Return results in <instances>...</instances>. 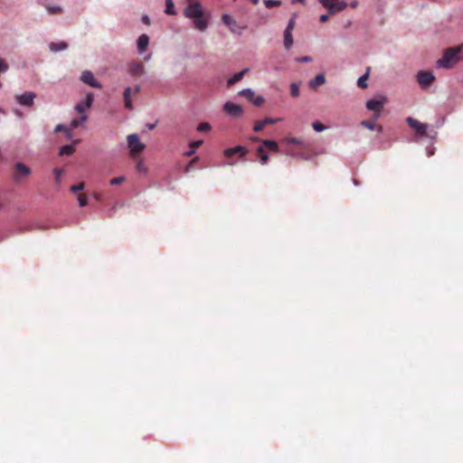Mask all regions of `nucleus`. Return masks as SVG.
Segmentation results:
<instances>
[{
  "instance_id": "f257e3e1",
  "label": "nucleus",
  "mask_w": 463,
  "mask_h": 463,
  "mask_svg": "<svg viewBox=\"0 0 463 463\" xmlns=\"http://www.w3.org/2000/svg\"><path fill=\"white\" fill-rule=\"evenodd\" d=\"M462 59L463 44H460L457 47H450L446 49L442 57L438 60L437 66L439 68L451 69Z\"/></svg>"
},
{
  "instance_id": "f03ea898",
  "label": "nucleus",
  "mask_w": 463,
  "mask_h": 463,
  "mask_svg": "<svg viewBox=\"0 0 463 463\" xmlns=\"http://www.w3.org/2000/svg\"><path fill=\"white\" fill-rule=\"evenodd\" d=\"M252 141H255V142H261V146H260L257 149H256V154L259 157V162L261 164V165H267L268 164V161H269V156H268V153H267V149L270 152H273V153H278L279 150V145L277 142L273 141V140H269V139H260L259 137H252L251 138Z\"/></svg>"
},
{
  "instance_id": "7ed1b4c3",
  "label": "nucleus",
  "mask_w": 463,
  "mask_h": 463,
  "mask_svg": "<svg viewBox=\"0 0 463 463\" xmlns=\"http://www.w3.org/2000/svg\"><path fill=\"white\" fill-rule=\"evenodd\" d=\"M32 174V170L29 166L24 163L18 162L14 165V172L12 175V180L15 184L22 183Z\"/></svg>"
},
{
  "instance_id": "20e7f679",
  "label": "nucleus",
  "mask_w": 463,
  "mask_h": 463,
  "mask_svg": "<svg viewBox=\"0 0 463 463\" xmlns=\"http://www.w3.org/2000/svg\"><path fill=\"white\" fill-rule=\"evenodd\" d=\"M318 2L326 7L330 14L345 10L347 4L341 0H318Z\"/></svg>"
},
{
  "instance_id": "39448f33",
  "label": "nucleus",
  "mask_w": 463,
  "mask_h": 463,
  "mask_svg": "<svg viewBox=\"0 0 463 463\" xmlns=\"http://www.w3.org/2000/svg\"><path fill=\"white\" fill-rule=\"evenodd\" d=\"M128 144L132 156H136L145 148V145L140 142L137 134H131L128 136Z\"/></svg>"
},
{
  "instance_id": "423d86ee",
  "label": "nucleus",
  "mask_w": 463,
  "mask_h": 463,
  "mask_svg": "<svg viewBox=\"0 0 463 463\" xmlns=\"http://www.w3.org/2000/svg\"><path fill=\"white\" fill-rule=\"evenodd\" d=\"M184 14L185 17L193 19L194 17L203 16V11L200 3L190 1L184 11Z\"/></svg>"
},
{
  "instance_id": "0eeeda50",
  "label": "nucleus",
  "mask_w": 463,
  "mask_h": 463,
  "mask_svg": "<svg viewBox=\"0 0 463 463\" xmlns=\"http://www.w3.org/2000/svg\"><path fill=\"white\" fill-rule=\"evenodd\" d=\"M385 102V98H381V99H369L366 102V108L369 110L374 112L373 118L377 120L380 118V114L383 109V105Z\"/></svg>"
},
{
  "instance_id": "6e6552de",
  "label": "nucleus",
  "mask_w": 463,
  "mask_h": 463,
  "mask_svg": "<svg viewBox=\"0 0 463 463\" xmlns=\"http://www.w3.org/2000/svg\"><path fill=\"white\" fill-rule=\"evenodd\" d=\"M417 80L421 89H427L435 80V76L430 71H420L417 74Z\"/></svg>"
},
{
  "instance_id": "1a4fd4ad",
  "label": "nucleus",
  "mask_w": 463,
  "mask_h": 463,
  "mask_svg": "<svg viewBox=\"0 0 463 463\" xmlns=\"http://www.w3.org/2000/svg\"><path fill=\"white\" fill-rule=\"evenodd\" d=\"M406 122L413 128L416 134L420 137H425L427 135L428 125L423 124L413 118H407Z\"/></svg>"
},
{
  "instance_id": "9d476101",
  "label": "nucleus",
  "mask_w": 463,
  "mask_h": 463,
  "mask_svg": "<svg viewBox=\"0 0 463 463\" xmlns=\"http://www.w3.org/2000/svg\"><path fill=\"white\" fill-rule=\"evenodd\" d=\"M223 111L231 117L240 118L243 113V109L238 104L227 101L223 105Z\"/></svg>"
},
{
  "instance_id": "9b49d317",
  "label": "nucleus",
  "mask_w": 463,
  "mask_h": 463,
  "mask_svg": "<svg viewBox=\"0 0 463 463\" xmlns=\"http://www.w3.org/2000/svg\"><path fill=\"white\" fill-rule=\"evenodd\" d=\"M140 91V86L139 85H137L134 87V89H132L131 87H128L125 89L124 90V93H123V98H124V103H125V107L128 109H133V105H132V101H131V95H137L138 94Z\"/></svg>"
},
{
  "instance_id": "f8f14e48",
  "label": "nucleus",
  "mask_w": 463,
  "mask_h": 463,
  "mask_svg": "<svg viewBox=\"0 0 463 463\" xmlns=\"http://www.w3.org/2000/svg\"><path fill=\"white\" fill-rule=\"evenodd\" d=\"M35 97V93L27 91L21 95H16L15 99L22 106L31 107L33 105V100Z\"/></svg>"
},
{
  "instance_id": "ddd939ff",
  "label": "nucleus",
  "mask_w": 463,
  "mask_h": 463,
  "mask_svg": "<svg viewBox=\"0 0 463 463\" xmlns=\"http://www.w3.org/2000/svg\"><path fill=\"white\" fill-rule=\"evenodd\" d=\"M94 96L92 93H88L85 99L81 100L75 106V109L78 113L85 115V111L90 109L93 103Z\"/></svg>"
},
{
  "instance_id": "4468645a",
  "label": "nucleus",
  "mask_w": 463,
  "mask_h": 463,
  "mask_svg": "<svg viewBox=\"0 0 463 463\" xmlns=\"http://www.w3.org/2000/svg\"><path fill=\"white\" fill-rule=\"evenodd\" d=\"M81 81L92 88L101 89V84L95 79L93 73L90 71H84L80 76Z\"/></svg>"
},
{
  "instance_id": "2eb2a0df",
  "label": "nucleus",
  "mask_w": 463,
  "mask_h": 463,
  "mask_svg": "<svg viewBox=\"0 0 463 463\" xmlns=\"http://www.w3.org/2000/svg\"><path fill=\"white\" fill-rule=\"evenodd\" d=\"M222 21L224 24L230 26V30L232 33H238V30H243L245 27H242V26H239L236 23V21L230 15V14H222Z\"/></svg>"
},
{
  "instance_id": "dca6fc26",
  "label": "nucleus",
  "mask_w": 463,
  "mask_h": 463,
  "mask_svg": "<svg viewBox=\"0 0 463 463\" xmlns=\"http://www.w3.org/2000/svg\"><path fill=\"white\" fill-rule=\"evenodd\" d=\"M282 119L280 118H265L263 120L256 121L253 127V130L255 132L261 131L267 125L276 124Z\"/></svg>"
},
{
  "instance_id": "f3484780",
  "label": "nucleus",
  "mask_w": 463,
  "mask_h": 463,
  "mask_svg": "<svg viewBox=\"0 0 463 463\" xmlns=\"http://www.w3.org/2000/svg\"><path fill=\"white\" fill-rule=\"evenodd\" d=\"M223 153L226 157H231L234 155H238L240 157H242L248 153V150L242 146H236L232 148L225 149Z\"/></svg>"
},
{
  "instance_id": "a211bd4d",
  "label": "nucleus",
  "mask_w": 463,
  "mask_h": 463,
  "mask_svg": "<svg viewBox=\"0 0 463 463\" xmlns=\"http://www.w3.org/2000/svg\"><path fill=\"white\" fill-rule=\"evenodd\" d=\"M194 27L199 30L200 32H204L209 24L208 18L204 16V14L203 16L194 17Z\"/></svg>"
},
{
  "instance_id": "6ab92c4d",
  "label": "nucleus",
  "mask_w": 463,
  "mask_h": 463,
  "mask_svg": "<svg viewBox=\"0 0 463 463\" xmlns=\"http://www.w3.org/2000/svg\"><path fill=\"white\" fill-rule=\"evenodd\" d=\"M137 44L138 52H144L149 44V37L146 34L140 35L137 39Z\"/></svg>"
},
{
  "instance_id": "aec40b11",
  "label": "nucleus",
  "mask_w": 463,
  "mask_h": 463,
  "mask_svg": "<svg viewBox=\"0 0 463 463\" xmlns=\"http://www.w3.org/2000/svg\"><path fill=\"white\" fill-rule=\"evenodd\" d=\"M128 71L132 76H140L144 73V66L141 62H133L130 64Z\"/></svg>"
},
{
  "instance_id": "412c9836",
  "label": "nucleus",
  "mask_w": 463,
  "mask_h": 463,
  "mask_svg": "<svg viewBox=\"0 0 463 463\" xmlns=\"http://www.w3.org/2000/svg\"><path fill=\"white\" fill-rule=\"evenodd\" d=\"M326 83V77L323 73L317 74L314 79L310 80L309 87L316 90L317 87Z\"/></svg>"
},
{
  "instance_id": "4be33fe9",
  "label": "nucleus",
  "mask_w": 463,
  "mask_h": 463,
  "mask_svg": "<svg viewBox=\"0 0 463 463\" xmlns=\"http://www.w3.org/2000/svg\"><path fill=\"white\" fill-rule=\"evenodd\" d=\"M249 70L248 69H244L242 70L241 71H239L237 73H235L232 77H231L229 80H228V85H233L235 84L236 82L240 81L243 76L245 75V73L248 71Z\"/></svg>"
},
{
  "instance_id": "5701e85b",
  "label": "nucleus",
  "mask_w": 463,
  "mask_h": 463,
  "mask_svg": "<svg viewBox=\"0 0 463 463\" xmlns=\"http://www.w3.org/2000/svg\"><path fill=\"white\" fill-rule=\"evenodd\" d=\"M68 44L65 42H60V43H51L49 45V48L52 52H60L67 49Z\"/></svg>"
},
{
  "instance_id": "b1692460",
  "label": "nucleus",
  "mask_w": 463,
  "mask_h": 463,
  "mask_svg": "<svg viewBox=\"0 0 463 463\" xmlns=\"http://www.w3.org/2000/svg\"><path fill=\"white\" fill-rule=\"evenodd\" d=\"M294 43L292 32L285 31L284 32V46L287 50H289Z\"/></svg>"
},
{
  "instance_id": "393cba45",
  "label": "nucleus",
  "mask_w": 463,
  "mask_h": 463,
  "mask_svg": "<svg viewBox=\"0 0 463 463\" xmlns=\"http://www.w3.org/2000/svg\"><path fill=\"white\" fill-rule=\"evenodd\" d=\"M361 125L363 127L370 129V130H373V129L377 128L378 131H382V127L381 126H377L374 119L373 121H371V120H364V121L361 122Z\"/></svg>"
},
{
  "instance_id": "a878e982",
  "label": "nucleus",
  "mask_w": 463,
  "mask_h": 463,
  "mask_svg": "<svg viewBox=\"0 0 463 463\" xmlns=\"http://www.w3.org/2000/svg\"><path fill=\"white\" fill-rule=\"evenodd\" d=\"M75 146L74 145H66L62 146L60 149L61 156H71L74 153Z\"/></svg>"
},
{
  "instance_id": "bb28decb",
  "label": "nucleus",
  "mask_w": 463,
  "mask_h": 463,
  "mask_svg": "<svg viewBox=\"0 0 463 463\" xmlns=\"http://www.w3.org/2000/svg\"><path fill=\"white\" fill-rule=\"evenodd\" d=\"M87 120V115H81L80 118H75L71 120V128H76L81 126Z\"/></svg>"
},
{
  "instance_id": "cd10ccee",
  "label": "nucleus",
  "mask_w": 463,
  "mask_h": 463,
  "mask_svg": "<svg viewBox=\"0 0 463 463\" xmlns=\"http://www.w3.org/2000/svg\"><path fill=\"white\" fill-rule=\"evenodd\" d=\"M166 14L174 15L175 14V5L172 0H165V10Z\"/></svg>"
},
{
  "instance_id": "c85d7f7f",
  "label": "nucleus",
  "mask_w": 463,
  "mask_h": 463,
  "mask_svg": "<svg viewBox=\"0 0 463 463\" xmlns=\"http://www.w3.org/2000/svg\"><path fill=\"white\" fill-rule=\"evenodd\" d=\"M369 71V70L367 71ZM369 78V72H366L363 76H361L357 80V85L361 89H365L367 87V80Z\"/></svg>"
},
{
  "instance_id": "c756f323",
  "label": "nucleus",
  "mask_w": 463,
  "mask_h": 463,
  "mask_svg": "<svg viewBox=\"0 0 463 463\" xmlns=\"http://www.w3.org/2000/svg\"><path fill=\"white\" fill-rule=\"evenodd\" d=\"M46 9L50 14H60L62 13V7L60 5H47Z\"/></svg>"
},
{
  "instance_id": "7c9ffc66",
  "label": "nucleus",
  "mask_w": 463,
  "mask_h": 463,
  "mask_svg": "<svg viewBox=\"0 0 463 463\" xmlns=\"http://www.w3.org/2000/svg\"><path fill=\"white\" fill-rule=\"evenodd\" d=\"M264 5L267 8L270 9L273 7H278L281 5L280 0H264Z\"/></svg>"
},
{
  "instance_id": "2f4dec72",
  "label": "nucleus",
  "mask_w": 463,
  "mask_h": 463,
  "mask_svg": "<svg viewBox=\"0 0 463 463\" xmlns=\"http://www.w3.org/2000/svg\"><path fill=\"white\" fill-rule=\"evenodd\" d=\"M240 95L247 98L249 100L251 101V100H253L255 93L250 89H246V90H242L241 91H240Z\"/></svg>"
},
{
  "instance_id": "473e14b6",
  "label": "nucleus",
  "mask_w": 463,
  "mask_h": 463,
  "mask_svg": "<svg viewBox=\"0 0 463 463\" xmlns=\"http://www.w3.org/2000/svg\"><path fill=\"white\" fill-rule=\"evenodd\" d=\"M290 94L292 97L297 98L299 95V85L298 83H291Z\"/></svg>"
},
{
  "instance_id": "72a5a7b5",
  "label": "nucleus",
  "mask_w": 463,
  "mask_h": 463,
  "mask_svg": "<svg viewBox=\"0 0 463 463\" xmlns=\"http://www.w3.org/2000/svg\"><path fill=\"white\" fill-rule=\"evenodd\" d=\"M53 174H54V176H55L56 183L60 184L61 183V176L63 174V169H61V168H54L53 169Z\"/></svg>"
},
{
  "instance_id": "f704fd0d",
  "label": "nucleus",
  "mask_w": 463,
  "mask_h": 463,
  "mask_svg": "<svg viewBox=\"0 0 463 463\" xmlns=\"http://www.w3.org/2000/svg\"><path fill=\"white\" fill-rule=\"evenodd\" d=\"M211 129V125L207 122L200 123L197 127V130L200 132L209 131Z\"/></svg>"
},
{
  "instance_id": "c9c22d12",
  "label": "nucleus",
  "mask_w": 463,
  "mask_h": 463,
  "mask_svg": "<svg viewBox=\"0 0 463 463\" xmlns=\"http://www.w3.org/2000/svg\"><path fill=\"white\" fill-rule=\"evenodd\" d=\"M64 131L67 134V137L71 138V131L63 125H57L55 128V132Z\"/></svg>"
},
{
  "instance_id": "e433bc0d",
  "label": "nucleus",
  "mask_w": 463,
  "mask_h": 463,
  "mask_svg": "<svg viewBox=\"0 0 463 463\" xmlns=\"http://www.w3.org/2000/svg\"><path fill=\"white\" fill-rule=\"evenodd\" d=\"M312 127L315 131L321 132L326 129V127L319 121H316L312 124Z\"/></svg>"
},
{
  "instance_id": "4c0bfd02",
  "label": "nucleus",
  "mask_w": 463,
  "mask_h": 463,
  "mask_svg": "<svg viewBox=\"0 0 463 463\" xmlns=\"http://www.w3.org/2000/svg\"><path fill=\"white\" fill-rule=\"evenodd\" d=\"M124 181H125L124 176H118V177L110 179L109 184L111 185H118V184H121Z\"/></svg>"
},
{
  "instance_id": "58836bf2",
  "label": "nucleus",
  "mask_w": 463,
  "mask_h": 463,
  "mask_svg": "<svg viewBox=\"0 0 463 463\" xmlns=\"http://www.w3.org/2000/svg\"><path fill=\"white\" fill-rule=\"evenodd\" d=\"M78 201H79L80 206H81V207L85 206L88 203L87 197L84 194H79Z\"/></svg>"
},
{
  "instance_id": "ea45409f",
  "label": "nucleus",
  "mask_w": 463,
  "mask_h": 463,
  "mask_svg": "<svg viewBox=\"0 0 463 463\" xmlns=\"http://www.w3.org/2000/svg\"><path fill=\"white\" fill-rule=\"evenodd\" d=\"M83 189H84V183H80V184L72 185L71 187V191L72 193H77V192L81 191Z\"/></svg>"
},
{
  "instance_id": "a19ab883",
  "label": "nucleus",
  "mask_w": 463,
  "mask_h": 463,
  "mask_svg": "<svg viewBox=\"0 0 463 463\" xmlns=\"http://www.w3.org/2000/svg\"><path fill=\"white\" fill-rule=\"evenodd\" d=\"M251 102L255 106L259 107V106L262 105V103L264 102V99L261 96H258V97L254 96L253 100H251Z\"/></svg>"
},
{
  "instance_id": "79ce46f5",
  "label": "nucleus",
  "mask_w": 463,
  "mask_h": 463,
  "mask_svg": "<svg viewBox=\"0 0 463 463\" xmlns=\"http://www.w3.org/2000/svg\"><path fill=\"white\" fill-rule=\"evenodd\" d=\"M294 27H295V18L292 17L289 21H288V24L285 29V31H289V32H292L294 30Z\"/></svg>"
},
{
  "instance_id": "37998d69",
  "label": "nucleus",
  "mask_w": 463,
  "mask_h": 463,
  "mask_svg": "<svg viewBox=\"0 0 463 463\" xmlns=\"http://www.w3.org/2000/svg\"><path fill=\"white\" fill-rule=\"evenodd\" d=\"M8 70V64L2 59H0V73L5 72Z\"/></svg>"
},
{
  "instance_id": "c03bdc74",
  "label": "nucleus",
  "mask_w": 463,
  "mask_h": 463,
  "mask_svg": "<svg viewBox=\"0 0 463 463\" xmlns=\"http://www.w3.org/2000/svg\"><path fill=\"white\" fill-rule=\"evenodd\" d=\"M137 170L140 173H146V168L145 167L144 164L142 161H139L137 165Z\"/></svg>"
},
{
  "instance_id": "a18cd8bd",
  "label": "nucleus",
  "mask_w": 463,
  "mask_h": 463,
  "mask_svg": "<svg viewBox=\"0 0 463 463\" xmlns=\"http://www.w3.org/2000/svg\"><path fill=\"white\" fill-rule=\"evenodd\" d=\"M203 144V140H196L190 144V147L194 150L198 148Z\"/></svg>"
},
{
  "instance_id": "49530a36",
  "label": "nucleus",
  "mask_w": 463,
  "mask_h": 463,
  "mask_svg": "<svg viewBox=\"0 0 463 463\" xmlns=\"http://www.w3.org/2000/svg\"><path fill=\"white\" fill-rule=\"evenodd\" d=\"M298 62H309L312 61V58L310 56H303L296 59Z\"/></svg>"
},
{
  "instance_id": "de8ad7c7",
  "label": "nucleus",
  "mask_w": 463,
  "mask_h": 463,
  "mask_svg": "<svg viewBox=\"0 0 463 463\" xmlns=\"http://www.w3.org/2000/svg\"><path fill=\"white\" fill-rule=\"evenodd\" d=\"M328 18H329V16H328L327 14H322V15H320V17H319V21H320L321 23H326V22H327V21H328Z\"/></svg>"
},
{
  "instance_id": "09e8293b",
  "label": "nucleus",
  "mask_w": 463,
  "mask_h": 463,
  "mask_svg": "<svg viewBox=\"0 0 463 463\" xmlns=\"http://www.w3.org/2000/svg\"><path fill=\"white\" fill-rule=\"evenodd\" d=\"M197 160V157L194 158L193 160H191V162L188 164V165L186 166V169L185 171L188 172L190 170V168L192 167L193 164Z\"/></svg>"
},
{
  "instance_id": "8fccbe9b",
  "label": "nucleus",
  "mask_w": 463,
  "mask_h": 463,
  "mask_svg": "<svg viewBox=\"0 0 463 463\" xmlns=\"http://www.w3.org/2000/svg\"><path fill=\"white\" fill-rule=\"evenodd\" d=\"M142 22L146 24H150V20H149V17L147 15H144L142 17Z\"/></svg>"
},
{
  "instance_id": "3c124183",
  "label": "nucleus",
  "mask_w": 463,
  "mask_h": 463,
  "mask_svg": "<svg viewBox=\"0 0 463 463\" xmlns=\"http://www.w3.org/2000/svg\"><path fill=\"white\" fill-rule=\"evenodd\" d=\"M288 140L289 143H292V144H298L299 143V141L297 138H295V137L288 138Z\"/></svg>"
},
{
  "instance_id": "603ef678",
  "label": "nucleus",
  "mask_w": 463,
  "mask_h": 463,
  "mask_svg": "<svg viewBox=\"0 0 463 463\" xmlns=\"http://www.w3.org/2000/svg\"><path fill=\"white\" fill-rule=\"evenodd\" d=\"M194 151H195V150H194V149H192V148H191V150H189L188 152H186V153H185V156H191L192 155H194Z\"/></svg>"
},
{
  "instance_id": "864d4df0",
  "label": "nucleus",
  "mask_w": 463,
  "mask_h": 463,
  "mask_svg": "<svg viewBox=\"0 0 463 463\" xmlns=\"http://www.w3.org/2000/svg\"><path fill=\"white\" fill-rule=\"evenodd\" d=\"M357 5H358V3H357L356 1L352 2V3L350 4V5H351V7H352V8H355V7L357 6Z\"/></svg>"
},
{
  "instance_id": "5fc2aeb1",
  "label": "nucleus",
  "mask_w": 463,
  "mask_h": 463,
  "mask_svg": "<svg viewBox=\"0 0 463 463\" xmlns=\"http://www.w3.org/2000/svg\"><path fill=\"white\" fill-rule=\"evenodd\" d=\"M155 127H156V125H155V124L148 125V128H149L150 130L154 129V128H155Z\"/></svg>"
},
{
  "instance_id": "6e6d98bb",
  "label": "nucleus",
  "mask_w": 463,
  "mask_h": 463,
  "mask_svg": "<svg viewBox=\"0 0 463 463\" xmlns=\"http://www.w3.org/2000/svg\"><path fill=\"white\" fill-rule=\"evenodd\" d=\"M250 1H251V3H252L253 5H258V4H259V0H250Z\"/></svg>"
},
{
  "instance_id": "4d7b16f0",
  "label": "nucleus",
  "mask_w": 463,
  "mask_h": 463,
  "mask_svg": "<svg viewBox=\"0 0 463 463\" xmlns=\"http://www.w3.org/2000/svg\"><path fill=\"white\" fill-rule=\"evenodd\" d=\"M2 87V82L0 81V88Z\"/></svg>"
}]
</instances>
